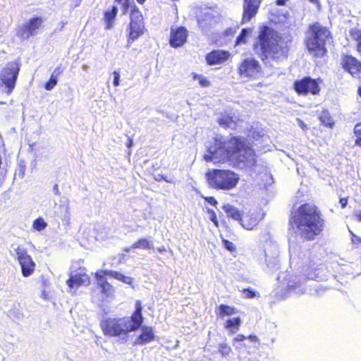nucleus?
Wrapping results in <instances>:
<instances>
[{
    "instance_id": "obj_53",
    "label": "nucleus",
    "mask_w": 361,
    "mask_h": 361,
    "mask_svg": "<svg viewBox=\"0 0 361 361\" xmlns=\"http://www.w3.org/2000/svg\"><path fill=\"white\" fill-rule=\"evenodd\" d=\"M300 127L305 130L307 128L306 124L301 120H298Z\"/></svg>"
},
{
    "instance_id": "obj_55",
    "label": "nucleus",
    "mask_w": 361,
    "mask_h": 361,
    "mask_svg": "<svg viewBox=\"0 0 361 361\" xmlns=\"http://www.w3.org/2000/svg\"><path fill=\"white\" fill-rule=\"evenodd\" d=\"M132 145H133V140H132L131 138H129V139H128V143L126 144V146H127L128 148H130V147H132Z\"/></svg>"
},
{
    "instance_id": "obj_9",
    "label": "nucleus",
    "mask_w": 361,
    "mask_h": 361,
    "mask_svg": "<svg viewBox=\"0 0 361 361\" xmlns=\"http://www.w3.org/2000/svg\"><path fill=\"white\" fill-rule=\"evenodd\" d=\"M11 255L15 256L20 265L22 274L24 277H28L32 274L35 269L36 264L31 256L28 255L25 248L18 246L13 248Z\"/></svg>"
},
{
    "instance_id": "obj_30",
    "label": "nucleus",
    "mask_w": 361,
    "mask_h": 361,
    "mask_svg": "<svg viewBox=\"0 0 361 361\" xmlns=\"http://www.w3.org/2000/svg\"><path fill=\"white\" fill-rule=\"evenodd\" d=\"M241 324V319L239 317L228 319L225 324V328L228 329L231 333H235L239 329Z\"/></svg>"
},
{
    "instance_id": "obj_40",
    "label": "nucleus",
    "mask_w": 361,
    "mask_h": 361,
    "mask_svg": "<svg viewBox=\"0 0 361 361\" xmlns=\"http://www.w3.org/2000/svg\"><path fill=\"white\" fill-rule=\"evenodd\" d=\"M223 242H224V245L226 250H228L229 251H233L235 250V246L232 242L227 240H224Z\"/></svg>"
},
{
    "instance_id": "obj_36",
    "label": "nucleus",
    "mask_w": 361,
    "mask_h": 361,
    "mask_svg": "<svg viewBox=\"0 0 361 361\" xmlns=\"http://www.w3.org/2000/svg\"><path fill=\"white\" fill-rule=\"evenodd\" d=\"M193 79L198 80L199 84L203 87H207L210 85V82L202 75L193 73Z\"/></svg>"
},
{
    "instance_id": "obj_48",
    "label": "nucleus",
    "mask_w": 361,
    "mask_h": 361,
    "mask_svg": "<svg viewBox=\"0 0 361 361\" xmlns=\"http://www.w3.org/2000/svg\"><path fill=\"white\" fill-rule=\"evenodd\" d=\"M221 353L225 355L228 354L231 350L230 348L227 347L226 345L221 346Z\"/></svg>"
},
{
    "instance_id": "obj_16",
    "label": "nucleus",
    "mask_w": 361,
    "mask_h": 361,
    "mask_svg": "<svg viewBox=\"0 0 361 361\" xmlns=\"http://www.w3.org/2000/svg\"><path fill=\"white\" fill-rule=\"evenodd\" d=\"M218 18L219 13L216 11H207L204 12L202 17L198 19L199 26L203 30H207L217 22Z\"/></svg>"
},
{
    "instance_id": "obj_18",
    "label": "nucleus",
    "mask_w": 361,
    "mask_h": 361,
    "mask_svg": "<svg viewBox=\"0 0 361 361\" xmlns=\"http://www.w3.org/2000/svg\"><path fill=\"white\" fill-rule=\"evenodd\" d=\"M230 53L224 50H214L207 54L206 61L209 65L221 64L228 59Z\"/></svg>"
},
{
    "instance_id": "obj_45",
    "label": "nucleus",
    "mask_w": 361,
    "mask_h": 361,
    "mask_svg": "<svg viewBox=\"0 0 361 361\" xmlns=\"http://www.w3.org/2000/svg\"><path fill=\"white\" fill-rule=\"evenodd\" d=\"M118 3L122 4L124 11L126 12L129 7L130 0H116Z\"/></svg>"
},
{
    "instance_id": "obj_15",
    "label": "nucleus",
    "mask_w": 361,
    "mask_h": 361,
    "mask_svg": "<svg viewBox=\"0 0 361 361\" xmlns=\"http://www.w3.org/2000/svg\"><path fill=\"white\" fill-rule=\"evenodd\" d=\"M188 37V30L184 27L171 29L170 35V45L173 47L183 46Z\"/></svg>"
},
{
    "instance_id": "obj_42",
    "label": "nucleus",
    "mask_w": 361,
    "mask_h": 361,
    "mask_svg": "<svg viewBox=\"0 0 361 361\" xmlns=\"http://www.w3.org/2000/svg\"><path fill=\"white\" fill-rule=\"evenodd\" d=\"M208 213L210 214V220L216 225L218 226V221L216 219V214L214 210L209 209Z\"/></svg>"
},
{
    "instance_id": "obj_39",
    "label": "nucleus",
    "mask_w": 361,
    "mask_h": 361,
    "mask_svg": "<svg viewBox=\"0 0 361 361\" xmlns=\"http://www.w3.org/2000/svg\"><path fill=\"white\" fill-rule=\"evenodd\" d=\"M243 293L245 294L247 298H253L257 296V293L252 288H244Z\"/></svg>"
},
{
    "instance_id": "obj_12",
    "label": "nucleus",
    "mask_w": 361,
    "mask_h": 361,
    "mask_svg": "<svg viewBox=\"0 0 361 361\" xmlns=\"http://www.w3.org/2000/svg\"><path fill=\"white\" fill-rule=\"evenodd\" d=\"M238 73L242 77L256 78L261 73V67L256 59L247 58L240 64Z\"/></svg>"
},
{
    "instance_id": "obj_51",
    "label": "nucleus",
    "mask_w": 361,
    "mask_h": 361,
    "mask_svg": "<svg viewBox=\"0 0 361 361\" xmlns=\"http://www.w3.org/2000/svg\"><path fill=\"white\" fill-rule=\"evenodd\" d=\"M246 338V337L242 334H239L235 338V341H244L245 339Z\"/></svg>"
},
{
    "instance_id": "obj_58",
    "label": "nucleus",
    "mask_w": 361,
    "mask_h": 361,
    "mask_svg": "<svg viewBox=\"0 0 361 361\" xmlns=\"http://www.w3.org/2000/svg\"><path fill=\"white\" fill-rule=\"evenodd\" d=\"M54 191L56 194H59V186L58 185H55L54 187Z\"/></svg>"
},
{
    "instance_id": "obj_6",
    "label": "nucleus",
    "mask_w": 361,
    "mask_h": 361,
    "mask_svg": "<svg viewBox=\"0 0 361 361\" xmlns=\"http://www.w3.org/2000/svg\"><path fill=\"white\" fill-rule=\"evenodd\" d=\"M209 185L216 190H229L238 184V174L231 170L212 169L206 173Z\"/></svg>"
},
{
    "instance_id": "obj_5",
    "label": "nucleus",
    "mask_w": 361,
    "mask_h": 361,
    "mask_svg": "<svg viewBox=\"0 0 361 361\" xmlns=\"http://www.w3.org/2000/svg\"><path fill=\"white\" fill-rule=\"evenodd\" d=\"M329 36V30L319 23L310 25L306 37V46L309 51L314 56H323L326 52L325 44Z\"/></svg>"
},
{
    "instance_id": "obj_64",
    "label": "nucleus",
    "mask_w": 361,
    "mask_h": 361,
    "mask_svg": "<svg viewBox=\"0 0 361 361\" xmlns=\"http://www.w3.org/2000/svg\"><path fill=\"white\" fill-rule=\"evenodd\" d=\"M312 269H314V270H317V269L314 268V267H311Z\"/></svg>"
},
{
    "instance_id": "obj_63",
    "label": "nucleus",
    "mask_w": 361,
    "mask_h": 361,
    "mask_svg": "<svg viewBox=\"0 0 361 361\" xmlns=\"http://www.w3.org/2000/svg\"><path fill=\"white\" fill-rule=\"evenodd\" d=\"M158 177H159V178H156V180H159L160 179H161L160 176H158Z\"/></svg>"
},
{
    "instance_id": "obj_37",
    "label": "nucleus",
    "mask_w": 361,
    "mask_h": 361,
    "mask_svg": "<svg viewBox=\"0 0 361 361\" xmlns=\"http://www.w3.org/2000/svg\"><path fill=\"white\" fill-rule=\"evenodd\" d=\"M58 78L51 75L49 80L45 83L44 88L46 90H51L57 84Z\"/></svg>"
},
{
    "instance_id": "obj_8",
    "label": "nucleus",
    "mask_w": 361,
    "mask_h": 361,
    "mask_svg": "<svg viewBox=\"0 0 361 361\" xmlns=\"http://www.w3.org/2000/svg\"><path fill=\"white\" fill-rule=\"evenodd\" d=\"M128 27L129 34L127 42L128 46L130 47L135 40L143 35L145 30L142 14L136 6L131 10Z\"/></svg>"
},
{
    "instance_id": "obj_35",
    "label": "nucleus",
    "mask_w": 361,
    "mask_h": 361,
    "mask_svg": "<svg viewBox=\"0 0 361 361\" xmlns=\"http://www.w3.org/2000/svg\"><path fill=\"white\" fill-rule=\"evenodd\" d=\"M354 134L355 136V144L361 147V123H357L354 127Z\"/></svg>"
},
{
    "instance_id": "obj_47",
    "label": "nucleus",
    "mask_w": 361,
    "mask_h": 361,
    "mask_svg": "<svg viewBox=\"0 0 361 361\" xmlns=\"http://www.w3.org/2000/svg\"><path fill=\"white\" fill-rule=\"evenodd\" d=\"M339 202L341 204V207L345 208L348 204V199L347 198H340Z\"/></svg>"
},
{
    "instance_id": "obj_19",
    "label": "nucleus",
    "mask_w": 361,
    "mask_h": 361,
    "mask_svg": "<svg viewBox=\"0 0 361 361\" xmlns=\"http://www.w3.org/2000/svg\"><path fill=\"white\" fill-rule=\"evenodd\" d=\"M140 329L141 334L134 341V345H144L154 339V334L151 326L141 325Z\"/></svg>"
},
{
    "instance_id": "obj_7",
    "label": "nucleus",
    "mask_w": 361,
    "mask_h": 361,
    "mask_svg": "<svg viewBox=\"0 0 361 361\" xmlns=\"http://www.w3.org/2000/svg\"><path fill=\"white\" fill-rule=\"evenodd\" d=\"M20 71L18 62L10 61L0 71V91L10 95L13 91Z\"/></svg>"
},
{
    "instance_id": "obj_41",
    "label": "nucleus",
    "mask_w": 361,
    "mask_h": 361,
    "mask_svg": "<svg viewBox=\"0 0 361 361\" xmlns=\"http://www.w3.org/2000/svg\"><path fill=\"white\" fill-rule=\"evenodd\" d=\"M114 82L113 84L115 87H118L120 85V74L117 71H114Z\"/></svg>"
},
{
    "instance_id": "obj_17",
    "label": "nucleus",
    "mask_w": 361,
    "mask_h": 361,
    "mask_svg": "<svg viewBox=\"0 0 361 361\" xmlns=\"http://www.w3.org/2000/svg\"><path fill=\"white\" fill-rule=\"evenodd\" d=\"M67 284L71 288L79 287L82 285H87L90 283V278L83 270L76 273H71L69 279L67 281Z\"/></svg>"
},
{
    "instance_id": "obj_31",
    "label": "nucleus",
    "mask_w": 361,
    "mask_h": 361,
    "mask_svg": "<svg viewBox=\"0 0 361 361\" xmlns=\"http://www.w3.org/2000/svg\"><path fill=\"white\" fill-rule=\"evenodd\" d=\"M319 119L325 126L332 128L334 125V120L327 110H324L320 113Z\"/></svg>"
},
{
    "instance_id": "obj_21",
    "label": "nucleus",
    "mask_w": 361,
    "mask_h": 361,
    "mask_svg": "<svg viewBox=\"0 0 361 361\" xmlns=\"http://www.w3.org/2000/svg\"><path fill=\"white\" fill-rule=\"evenodd\" d=\"M104 271H97L95 274V276L97 280L98 285L102 288V292L105 294L106 296L111 294L113 291V286L107 282L106 279L103 273Z\"/></svg>"
},
{
    "instance_id": "obj_60",
    "label": "nucleus",
    "mask_w": 361,
    "mask_h": 361,
    "mask_svg": "<svg viewBox=\"0 0 361 361\" xmlns=\"http://www.w3.org/2000/svg\"><path fill=\"white\" fill-rule=\"evenodd\" d=\"M358 94H359L360 97H361V86L358 89Z\"/></svg>"
},
{
    "instance_id": "obj_27",
    "label": "nucleus",
    "mask_w": 361,
    "mask_h": 361,
    "mask_svg": "<svg viewBox=\"0 0 361 361\" xmlns=\"http://www.w3.org/2000/svg\"><path fill=\"white\" fill-rule=\"evenodd\" d=\"M104 275H108L112 278H114L118 281H122L124 283L132 285L133 279L130 276H126L122 274L121 273L116 271L111 270H104L103 271Z\"/></svg>"
},
{
    "instance_id": "obj_62",
    "label": "nucleus",
    "mask_w": 361,
    "mask_h": 361,
    "mask_svg": "<svg viewBox=\"0 0 361 361\" xmlns=\"http://www.w3.org/2000/svg\"><path fill=\"white\" fill-rule=\"evenodd\" d=\"M164 250H165V249H164V247H163V248H160V249H159V252H162V251H164Z\"/></svg>"
},
{
    "instance_id": "obj_25",
    "label": "nucleus",
    "mask_w": 361,
    "mask_h": 361,
    "mask_svg": "<svg viewBox=\"0 0 361 361\" xmlns=\"http://www.w3.org/2000/svg\"><path fill=\"white\" fill-rule=\"evenodd\" d=\"M264 255L267 267L270 270L277 269L279 268L278 252L276 250L269 255L268 251L265 250Z\"/></svg>"
},
{
    "instance_id": "obj_3",
    "label": "nucleus",
    "mask_w": 361,
    "mask_h": 361,
    "mask_svg": "<svg viewBox=\"0 0 361 361\" xmlns=\"http://www.w3.org/2000/svg\"><path fill=\"white\" fill-rule=\"evenodd\" d=\"M293 228L302 238L313 240L324 228V220L316 206L304 204L293 213L290 220Z\"/></svg>"
},
{
    "instance_id": "obj_50",
    "label": "nucleus",
    "mask_w": 361,
    "mask_h": 361,
    "mask_svg": "<svg viewBox=\"0 0 361 361\" xmlns=\"http://www.w3.org/2000/svg\"><path fill=\"white\" fill-rule=\"evenodd\" d=\"M159 176H160L162 180H164L166 183H173V180L171 178H168L166 176H164L163 175H159Z\"/></svg>"
},
{
    "instance_id": "obj_46",
    "label": "nucleus",
    "mask_w": 361,
    "mask_h": 361,
    "mask_svg": "<svg viewBox=\"0 0 361 361\" xmlns=\"http://www.w3.org/2000/svg\"><path fill=\"white\" fill-rule=\"evenodd\" d=\"M234 33H235V30L231 27L226 29L224 32V34L226 36H233L234 35Z\"/></svg>"
},
{
    "instance_id": "obj_10",
    "label": "nucleus",
    "mask_w": 361,
    "mask_h": 361,
    "mask_svg": "<svg viewBox=\"0 0 361 361\" xmlns=\"http://www.w3.org/2000/svg\"><path fill=\"white\" fill-rule=\"evenodd\" d=\"M319 81H322L319 78L316 80L310 77H305L304 78L296 80L294 82V89L299 94H318L320 92Z\"/></svg>"
},
{
    "instance_id": "obj_34",
    "label": "nucleus",
    "mask_w": 361,
    "mask_h": 361,
    "mask_svg": "<svg viewBox=\"0 0 361 361\" xmlns=\"http://www.w3.org/2000/svg\"><path fill=\"white\" fill-rule=\"evenodd\" d=\"M250 32V30L249 29H243L238 36L235 42V45H240L242 44H245L246 42V39Z\"/></svg>"
},
{
    "instance_id": "obj_1",
    "label": "nucleus",
    "mask_w": 361,
    "mask_h": 361,
    "mask_svg": "<svg viewBox=\"0 0 361 361\" xmlns=\"http://www.w3.org/2000/svg\"><path fill=\"white\" fill-rule=\"evenodd\" d=\"M207 154L204 158L207 161L226 163L244 168L255 162V153L249 147L246 138L240 136L216 137L212 145H207Z\"/></svg>"
},
{
    "instance_id": "obj_59",
    "label": "nucleus",
    "mask_w": 361,
    "mask_h": 361,
    "mask_svg": "<svg viewBox=\"0 0 361 361\" xmlns=\"http://www.w3.org/2000/svg\"><path fill=\"white\" fill-rule=\"evenodd\" d=\"M133 248H131V246L129 247H126L124 249V251L126 252H130Z\"/></svg>"
},
{
    "instance_id": "obj_56",
    "label": "nucleus",
    "mask_w": 361,
    "mask_h": 361,
    "mask_svg": "<svg viewBox=\"0 0 361 361\" xmlns=\"http://www.w3.org/2000/svg\"><path fill=\"white\" fill-rule=\"evenodd\" d=\"M355 216L357 217V219L361 221V211H358L356 214H355Z\"/></svg>"
},
{
    "instance_id": "obj_61",
    "label": "nucleus",
    "mask_w": 361,
    "mask_h": 361,
    "mask_svg": "<svg viewBox=\"0 0 361 361\" xmlns=\"http://www.w3.org/2000/svg\"><path fill=\"white\" fill-rule=\"evenodd\" d=\"M137 2H139L140 4H142L145 2V0H137Z\"/></svg>"
},
{
    "instance_id": "obj_49",
    "label": "nucleus",
    "mask_w": 361,
    "mask_h": 361,
    "mask_svg": "<svg viewBox=\"0 0 361 361\" xmlns=\"http://www.w3.org/2000/svg\"><path fill=\"white\" fill-rule=\"evenodd\" d=\"M352 242L355 244L356 243H360L361 242V238H360L358 236L353 234V236H352Z\"/></svg>"
},
{
    "instance_id": "obj_4",
    "label": "nucleus",
    "mask_w": 361,
    "mask_h": 361,
    "mask_svg": "<svg viewBox=\"0 0 361 361\" xmlns=\"http://www.w3.org/2000/svg\"><path fill=\"white\" fill-rule=\"evenodd\" d=\"M142 307L140 300L135 302V309L130 317L108 318L101 322L100 326L105 336L127 340L130 332L137 331L143 324Z\"/></svg>"
},
{
    "instance_id": "obj_54",
    "label": "nucleus",
    "mask_w": 361,
    "mask_h": 361,
    "mask_svg": "<svg viewBox=\"0 0 361 361\" xmlns=\"http://www.w3.org/2000/svg\"><path fill=\"white\" fill-rule=\"evenodd\" d=\"M247 338L249 340H250V341H252V342H255L257 340V336H253V335L249 336Z\"/></svg>"
},
{
    "instance_id": "obj_33",
    "label": "nucleus",
    "mask_w": 361,
    "mask_h": 361,
    "mask_svg": "<svg viewBox=\"0 0 361 361\" xmlns=\"http://www.w3.org/2000/svg\"><path fill=\"white\" fill-rule=\"evenodd\" d=\"M47 226V224L41 217H39L37 219H35L32 224L33 229L37 231H41L44 230Z\"/></svg>"
},
{
    "instance_id": "obj_44",
    "label": "nucleus",
    "mask_w": 361,
    "mask_h": 361,
    "mask_svg": "<svg viewBox=\"0 0 361 361\" xmlns=\"http://www.w3.org/2000/svg\"><path fill=\"white\" fill-rule=\"evenodd\" d=\"M205 200L211 205L216 206L217 204V200L213 197H207Z\"/></svg>"
},
{
    "instance_id": "obj_28",
    "label": "nucleus",
    "mask_w": 361,
    "mask_h": 361,
    "mask_svg": "<svg viewBox=\"0 0 361 361\" xmlns=\"http://www.w3.org/2000/svg\"><path fill=\"white\" fill-rule=\"evenodd\" d=\"M242 217L240 224L243 228L247 230L252 229L259 222L257 217L253 216L252 215H246Z\"/></svg>"
},
{
    "instance_id": "obj_38",
    "label": "nucleus",
    "mask_w": 361,
    "mask_h": 361,
    "mask_svg": "<svg viewBox=\"0 0 361 361\" xmlns=\"http://www.w3.org/2000/svg\"><path fill=\"white\" fill-rule=\"evenodd\" d=\"M350 37L357 42L361 39V30L356 28L352 29L350 32Z\"/></svg>"
},
{
    "instance_id": "obj_13",
    "label": "nucleus",
    "mask_w": 361,
    "mask_h": 361,
    "mask_svg": "<svg viewBox=\"0 0 361 361\" xmlns=\"http://www.w3.org/2000/svg\"><path fill=\"white\" fill-rule=\"evenodd\" d=\"M343 68L353 77H360L361 74V62L352 56H344L341 62Z\"/></svg>"
},
{
    "instance_id": "obj_20",
    "label": "nucleus",
    "mask_w": 361,
    "mask_h": 361,
    "mask_svg": "<svg viewBox=\"0 0 361 361\" xmlns=\"http://www.w3.org/2000/svg\"><path fill=\"white\" fill-rule=\"evenodd\" d=\"M305 279L298 276H292L287 282V287L289 291H293L297 294H302L306 292V288L304 285Z\"/></svg>"
},
{
    "instance_id": "obj_32",
    "label": "nucleus",
    "mask_w": 361,
    "mask_h": 361,
    "mask_svg": "<svg viewBox=\"0 0 361 361\" xmlns=\"http://www.w3.org/2000/svg\"><path fill=\"white\" fill-rule=\"evenodd\" d=\"M153 247V242L147 238H141L137 241L135 242L132 245L131 248H141V249H150Z\"/></svg>"
},
{
    "instance_id": "obj_11",
    "label": "nucleus",
    "mask_w": 361,
    "mask_h": 361,
    "mask_svg": "<svg viewBox=\"0 0 361 361\" xmlns=\"http://www.w3.org/2000/svg\"><path fill=\"white\" fill-rule=\"evenodd\" d=\"M42 23L43 20L41 17L32 18L18 28L16 35L23 40L27 39L38 34V30L42 26Z\"/></svg>"
},
{
    "instance_id": "obj_14",
    "label": "nucleus",
    "mask_w": 361,
    "mask_h": 361,
    "mask_svg": "<svg viewBox=\"0 0 361 361\" xmlns=\"http://www.w3.org/2000/svg\"><path fill=\"white\" fill-rule=\"evenodd\" d=\"M260 0H243V23L250 21L257 13Z\"/></svg>"
},
{
    "instance_id": "obj_26",
    "label": "nucleus",
    "mask_w": 361,
    "mask_h": 361,
    "mask_svg": "<svg viewBox=\"0 0 361 361\" xmlns=\"http://www.w3.org/2000/svg\"><path fill=\"white\" fill-rule=\"evenodd\" d=\"M223 210L225 212L226 215L232 218L234 220L238 221L240 223L242 219V214L234 206L226 204L223 206Z\"/></svg>"
},
{
    "instance_id": "obj_24",
    "label": "nucleus",
    "mask_w": 361,
    "mask_h": 361,
    "mask_svg": "<svg viewBox=\"0 0 361 361\" xmlns=\"http://www.w3.org/2000/svg\"><path fill=\"white\" fill-rule=\"evenodd\" d=\"M117 13L118 8L116 6H113L111 9H108L104 12V20L106 23V30H110L113 27Z\"/></svg>"
},
{
    "instance_id": "obj_23",
    "label": "nucleus",
    "mask_w": 361,
    "mask_h": 361,
    "mask_svg": "<svg viewBox=\"0 0 361 361\" xmlns=\"http://www.w3.org/2000/svg\"><path fill=\"white\" fill-rule=\"evenodd\" d=\"M217 122L219 126L226 129L234 130L237 127L236 121L229 114L221 115Z\"/></svg>"
},
{
    "instance_id": "obj_57",
    "label": "nucleus",
    "mask_w": 361,
    "mask_h": 361,
    "mask_svg": "<svg viewBox=\"0 0 361 361\" xmlns=\"http://www.w3.org/2000/svg\"><path fill=\"white\" fill-rule=\"evenodd\" d=\"M357 47L358 51L361 52V39L357 42Z\"/></svg>"
},
{
    "instance_id": "obj_22",
    "label": "nucleus",
    "mask_w": 361,
    "mask_h": 361,
    "mask_svg": "<svg viewBox=\"0 0 361 361\" xmlns=\"http://www.w3.org/2000/svg\"><path fill=\"white\" fill-rule=\"evenodd\" d=\"M57 216L62 221H68L70 220V207L67 200H61L57 210L56 211Z\"/></svg>"
},
{
    "instance_id": "obj_52",
    "label": "nucleus",
    "mask_w": 361,
    "mask_h": 361,
    "mask_svg": "<svg viewBox=\"0 0 361 361\" xmlns=\"http://www.w3.org/2000/svg\"><path fill=\"white\" fill-rule=\"evenodd\" d=\"M308 278L310 279H315V280L320 279V278L318 276L317 274H314V275H312L311 274H308Z\"/></svg>"
},
{
    "instance_id": "obj_29",
    "label": "nucleus",
    "mask_w": 361,
    "mask_h": 361,
    "mask_svg": "<svg viewBox=\"0 0 361 361\" xmlns=\"http://www.w3.org/2000/svg\"><path fill=\"white\" fill-rule=\"evenodd\" d=\"M236 313L237 311L235 308L223 304L220 305L216 310L217 316L221 317V319H224V317L226 316L233 315Z\"/></svg>"
},
{
    "instance_id": "obj_2",
    "label": "nucleus",
    "mask_w": 361,
    "mask_h": 361,
    "mask_svg": "<svg viewBox=\"0 0 361 361\" xmlns=\"http://www.w3.org/2000/svg\"><path fill=\"white\" fill-rule=\"evenodd\" d=\"M260 57L266 66L275 67L288 56L290 45L288 42L279 37L269 27H264L258 37Z\"/></svg>"
},
{
    "instance_id": "obj_43",
    "label": "nucleus",
    "mask_w": 361,
    "mask_h": 361,
    "mask_svg": "<svg viewBox=\"0 0 361 361\" xmlns=\"http://www.w3.org/2000/svg\"><path fill=\"white\" fill-rule=\"evenodd\" d=\"M62 72H63V69L61 68V66H58V67H56V68L54 70V71L52 72V73H51V76H53V77H54V78H57V77H58L59 75H61V74L62 73Z\"/></svg>"
}]
</instances>
